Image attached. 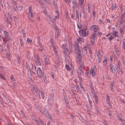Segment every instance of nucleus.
I'll list each match as a JSON object with an SVG mask.
<instances>
[{"label": "nucleus", "instance_id": "nucleus-37", "mask_svg": "<svg viewBox=\"0 0 125 125\" xmlns=\"http://www.w3.org/2000/svg\"><path fill=\"white\" fill-rule=\"evenodd\" d=\"M106 102L109 101L110 99V98L109 96L107 94L106 95Z\"/></svg>", "mask_w": 125, "mask_h": 125}, {"label": "nucleus", "instance_id": "nucleus-46", "mask_svg": "<svg viewBox=\"0 0 125 125\" xmlns=\"http://www.w3.org/2000/svg\"><path fill=\"white\" fill-rule=\"evenodd\" d=\"M0 78L4 80L5 79V77L0 73Z\"/></svg>", "mask_w": 125, "mask_h": 125}, {"label": "nucleus", "instance_id": "nucleus-35", "mask_svg": "<svg viewBox=\"0 0 125 125\" xmlns=\"http://www.w3.org/2000/svg\"><path fill=\"white\" fill-rule=\"evenodd\" d=\"M39 2L40 4V5L42 6V7L43 8H45V6L43 2L40 0V1Z\"/></svg>", "mask_w": 125, "mask_h": 125}, {"label": "nucleus", "instance_id": "nucleus-6", "mask_svg": "<svg viewBox=\"0 0 125 125\" xmlns=\"http://www.w3.org/2000/svg\"><path fill=\"white\" fill-rule=\"evenodd\" d=\"M37 77L40 78H42L43 74H44V73H42L41 68L40 67H38L37 69Z\"/></svg>", "mask_w": 125, "mask_h": 125}, {"label": "nucleus", "instance_id": "nucleus-9", "mask_svg": "<svg viewBox=\"0 0 125 125\" xmlns=\"http://www.w3.org/2000/svg\"><path fill=\"white\" fill-rule=\"evenodd\" d=\"M32 7L31 6H30L28 9L29 12L31 14V17L30 16H28V18L30 20H31V18H32L34 16L32 12Z\"/></svg>", "mask_w": 125, "mask_h": 125}, {"label": "nucleus", "instance_id": "nucleus-47", "mask_svg": "<svg viewBox=\"0 0 125 125\" xmlns=\"http://www.w3.org/2000/svg\"><path fill=\"white\" fill-rule=\"evenodd\" d=\"M72 4L73 6H77V4L76 3V1L75 0L72 1Z\"/></svg>", "mask_w": 125, "mask_h": 125}, {"label": "nucleus", "instance_id": "nucleus-40", "mask_svg": "<svg viewBox=\"0 0 125 125\" xmlns=\"http://www.w3.org/2000/svg\"><path fill=\"white\" fill-rule=\"evenodd\" d=\"M107 59H105L104 60L103 63V65L104 66H106V65L107 63Z\"/></svg>", "mask_w": 125, "mask_h": 125}, {"label": "nucleus", "instance_id": "nucleus-63", "mask_svg": "<svg viewBox=\"0 0 125 125\" xmlns=\"http://www.w3.org/2000/svg\"><path fill=\"white\" fill-rule=\"evenodd\" d=\"M122 47L124 49H125V41L124 42H123Z\"/></svg>", "mask_w": 125, "mask_h": 125}, {"label": "nucleus", "instance_id": "nucleus-19", "mask_svg": "<svg viewBox=\"0 0 125 125\" xmlns=\"http://www.w3.org/2000/svg\"><path fill=\"white\" fill-rule=\"evenodd\" d=\"M84 0H78V3L79 5L81 6L84 5Z\"/></svg>", "mask_w": 125, "mask_h": 125}, {"label": "nucleus", "instance_id": "nucleus-54", "mask_svg": "<svg viewBox=\"0 0 125 125\" xmlns=\"http://www.w3.org/2000/svg\"><path fill=\"white\" fill-rule=\"evenodd\" d=\"M93 18H95L96 16V14L95 12L94 11H93Z\"/></svg>", "mask_w": 125, "mask_h": 125}, {"label": "nucleus", "instance_id": "nucleus-42", "mask_svg": "<svg viewBox=\"0 0 125 125\" xmlns=\"http://www.w3.org/2000/svg\"><path fill=\"white\" fill-rule=\"evenodd\" d=\"M32 69L34 71H36V68L35 65H33L32 64H31Z\"/></svg>", "mask_w": 125, "mask_h": 125}, {"label": "nucleus", "instance_id": "nucleus-18", "mask_svg": "<svg viewBox=\"0 0 125 125\" xmlns=\"http://www.w3.org/2000/svg\"><path fill=\"white\" fill-rule=\"evenodd\" d=\"M76 60L79 62H80L81 61L82 56L81 54H79L77 56Z\"/></svg>", "mask_w": 125, "mask_h": 125}, {"label": "nucleus", "instance_id": "nucleus-49", "mask_svg": "<svg viewBox=\"0 0 125 125\" xmlns=\"http://www.w3.org/2000/svg\"><path fill=\"white\" fill-rule=\"evenodd\" d=\"M53 47V50L54 51V52L55 54H56V55H58L57 51L56 50V49L55 47Z\"/></svg>", "mask_w": 125, "mask_h": 125}, {"label": "nucleus", "instance_id": "nucleus-39", "mask_svg": "<svg viewBox=\"0 0 125 125\" xmlns=\"http://www.w3.org/2000/svg\"><path fill=\"white\" fill-rule=\"evenodd\" d=\"M71 94H73V98H75L77 96V94H75L74 92H73V91H71Z\"/></svg>", "mask_w": 125, "mask_h": 125}, {"label": "nucleus", "instance_id": "nucleus-34", "mask_svg": "<svg viewBox=\"0 0 125 125\" xmlns=\"http://www.w3.org/2000/svg\"><path fill=\"white\" fill-rule=\"evenodd\" d=\"M37 43L38 45L40 44H41L42 43L41 42V40L40 38V37L39 36H38L37 37Z\"/></svg>", "mask_w": 125, "mask_h": 125}, {"label": "nucleus", "instance_id": "nucleus-52", "mask_svg": "<svg viewBox=\"0 0 125 125\" xmlns=\"http://www.w3.org/2000/svg\"><path fill=\"white\" fill-rule=\"evenodd\" d=\"M10 79L12 82H13L15 80L14 78V77L13 75H12L10 77Z\"/></svg>", "mask_w": 125, "mask_h": 125}, {"label": "nucleus", "instance_id": "nucleus-59", "mask_svg": "<svg viewBox=\"0 0 125 125\" xmlns=\"http://www.w3.org/2000/svg\"><path fill=\"white\" fill-rule=\"evenodd\" d=\"M20 44L21 46H23V43L21 39H20Z\"/></svg>", "mask_w": 125, "mask_h": 125}, {"label": "nucleus", "instance_id": "nucleus-61", "mask_svg": "<svg viewBox=\"0 0 125 125\" xmlns=\"http://www.w3.org/2000/svg\"><path fill=\"white\" fill-rule=\"evenodd\" d=\"M76 6H73L72 7L73 10L74 11H75L76 9Z\"/></svg>", "mask_w": 125, "mask_h": 125}, {"label": "nucleus", "instance_id": "nucleus-57", "mask_svg": "<svg viewBox=\"0 0 125 125\" xmlns=\"http://www.w3.org/2000/svg\"><path fill=\"white\" fill-rule=\"evenodd\" d=\"M11 87L13 88V89H15L16 87V86L15 84V83H13L12 86H11Z\"/></svg>", "mask_w": 125, "mask_h": 125}, {"label": "nucleus", "instance_id": "nucleus-32", "mask_svg": "<svg viewBox=\"0 0 125 125\" xmlns=\"http://www.w3.org/2000/svg\"><path fill=\"white\" fill-rule=\"evenodd\" d=\"M7 22L8 26L10 25L9 27L10 28L12 27L11 23L10 21L8 20V19L7 20Z\"/></svg>", "mask_w": 125, "mask_h": 125}, {"label": "nucleus", "instance_id": "nucleus-50", "mask_svg": "<svg viewBox=\"0 0 125 125\" xmlns=\"http://www.w3.org/2000/svg\"><path fill=\"white\" fill-rule=\"evenodd\" d=\"M112 6L111 7V10H113L114 9L115 7L116 6L115 3V4H112Z\"/></svg>", "mask_w": 125, "mask_h": 125}, {"label": "nucleus", "instance_id": "nucleus-43", "mask_svg": "<svg viewBox=\"0 0 125 125\" xmlns=\"http://www.w3.org/2000/svg\"><path fill=\"white\" fill-rule=\"evenodd\" d=\"M84 6H82L81 7V9L83 12L84 13V15L85 14V9L84 8Z\"/></svg>", "mask_w": 125, "mask_h": 125}, {"label": "nucleus", "instance_id": "nucleus-15", "mask_svg": "<svg viewBox=\"0 0 125 125\" xmlns=\"http://www.w3.org/2000/svg\"><path fill=\"white\" fill-rule=\"evenodd\" d=\"M85 67V66L84 63L82 62H81L79 67V69L84 70Z\"/></svg>", "mask_w": 125, "mask_h": 125}, {"label": "nucleus", "instance_id": "nucleus-27", "mask_svg": "<svg viewBox=\"0 0 125 125\" xmlns=\"http://www.w3.org/2000/svg\"><path fill=\"white\" fill-rule=\"evenodd\" d=\"M45 115L46 117L48 118L49 119L51 118V116L50 115L47 111H46L45 113Z\"/></svg>", "mask_w": 125, "mask_h": 125}, {"label": "nucleus", "instance_id": "nucleus-25", "mask_svg": "<svg viewBox=\"0 0 125 125\" xmlns=\"http://www.w3.org/2000/svg\"><path fill=\"white\" fill-rule=\"evenodd\" d=\"M77 40H78L79 42L81 44L83 42V39L82 38L79 37L78 38Z\"/></svg>", "mask_w": 125, "mask_h": 125}, {"label": "nucleus", "instance_id": "nucleus-7", "mask_svg": "<svg viewBox=\"0 0 125 125\" xmlns=\"http://www.w3.org/2000/svg\"><path fill=\"white\" fill-rule=\"evenodd\" d=\"M75 52L77 53H78L80 52L81 51L80 49L78 43L75 42Z\"/></svg>", "mask_w": 125, "mask_h": 125}, {"label": "nucleus", "instance_id": "nucleus-33", "mask_svg": "<svg viewBox=\"0 0 125 125\" xmlns=\"http://www.w3.org/2000/svg\"><path fill=\"white\" fill-rule=\"evenodd\" d=\"M50 43L52 45L53 47H55V45L54 42V40L53 38H52L50 41Z\"/></svg>", "mask_w": 125, "mask_h": 125}, {"label": "nucleus", "instance_id": "nucleus-44", "mask_svg": "<svg viewBox=\"0 0 125 125\" xmlns=\"http://www.w3.org/2000/svg\"><path fill=\"white\" fill-rule=\"evenodd\" d=\"M111 84V86H110V88H111V91H114V89L113 88V87H114V85L113 83H110Z\"/></svg>", "mask_w": 125, "mask_h": 125}, {"label": "nucleus", "instance_id": "nucleus-11", "mask_svg": "<svg viewBox=\"0 0 125 125\" xmlns=\"http://www.w3.org/2000/svg\"><path fill=\"white\" fill-rule=\"evenodd\" d=\"M97 56L98 57L99 62H100L101 58L102 57L101 51H99L97 52Z\"/></svg>", "mask_w": 125, "mask_h": 125}, {"label": "nucleus", "instance_id": "nucleus-17", "mask_svg": "<svg viewBox=\"0 0 125 125\" xmlns=\"http://www.w3.org/2000/svg\"><path fill=\"white\" fill-rule=\"evenodd\" d=\"M124 26H121L119 29L121 33V35L122 36H123L124 34V33L123 30L124 28Z\"/></svg>", "mask_w": 125, "mask_h": 125}, {"label": "nucleus", "instance_id": "nucleus-16", "mask_svg": "<svg viewBox=\"0 0 125 125\" xmlns=\"http://www.w3.org/2000/svg\"><path fill=\"white\" fill-rule=\"evenodd\" d=\"M22 7L21 6L16 7L13 8V9L15 11L17 10L18 11H20L21 10H22Z\"/></svg>", "mask_w": 125, "mask_h": 125}, {"label": "nucleus", "instance_id": "nucleus-24", "mask_svg": "<svg viewBox=\"0 0 125 125\" xmlns=\"http://www.w3.org/2000/svg\"><path fill=\"white\" fill-rule=\"evenodd\" d=\"M96 33H94L92 34V35L91 39H92L93 40H95L96 38Z\"/></svg>", "mask_w": 125, "mask_h": 125}, {"label": "nucleus", "instance_id": "nucleus-51", "mask_svg": "<svg viewBox=\"0 0 125 125\" xmlns=\"http://www.w3.org/2000/svg\"><path fill=\"white\" fill-rule=\"evenodd\" d=\"M87 96L88 98V100L89 101V104H92V102L91 101V100H90V99L89 98V96L88 94H87Z\"/></svg>", "mask_w": 125, "mask_h": 125}, {"label": "nucleus", "instance_id": "nucleus-20", "mask_svg": "<svg viewBox=\"0 0 125 125\" xmlns=\"http://www.w3.org/2000/svg\"><path fill=\"white\" fill-rule=\"evenodd\" d=\"M118 33L117 31H114L113 32V36L114 37H118Z\"/></svg>", "mask_w": 125, "mask_h": 125}, {"label": "nucleus", "instance_id": "nucleus-53", "mask_svg": "<svg viewBox=\"0 0 125 125\" xmlns=\"http://www.w3.org/2000/svg\"><path fill=\"white\" fill-rule=\"evenodd\" d=\"M65 67L67 70L69 71L70 70V69L69 66V65H68V64H66L65 65Z\"/></svg>", "mask_w": 125, "mask_h": 125}, {"label": "nucleus", "instance_id": "nucleus-56", "mask_svg": "<svg viewBox=\"0 0 125 125\" xmlns=\"http://www.w3.org/2000/svg\"><path fill=\"white\" fill-rule=\"evenodd\" d=\"M53 5L54 6V7L55 8H56L57 7V4L55 2V1L54 0L53 2Z\"/></svg>", "mask_w": 125, "mask_h": 125}, {"label": "nucleus", "instance_id": "nucleus-3", "mask_svg": "<svg viewBox=\"0 0 125 125\" xmlns=\"http://www.w3.org/2000/svg\"><path fill=\"white\" fill-rule=\"evenodd\" d=\"M77 73L80 81H82V76H83V70L79 69L77 71Z\"/></svg>", "mask_w": 125, "mask_h": 125}, {"label": "nucleus", "instance_id": "nucleus-22", "mask_svg": "<svg viewBox=\"0 0 125 125\" xmlns=\"http://www.w3.org/2000/svg\"><path fill=\"white\" fill-rule=\"evenodd\" d=\"M10 55V53L8 52L6 53V57L9 60H10L11 59Z\"/></svg>", "mask_w": 125, "mask_h": 125}, {"label": "nucleus", "instance_id": "nucleus-2", "mask_svg": "<svg viewBox=\"0 0 125 125\" xmlns=\"http://www.w3.org/2000/svg\"><path fill=\"white\" fill-rule=\"evenodd\" d=\"M31 90L32 93L33 94H34L35 93H36L37 95L39 97H40V91L37 86H33L31 88Z\"/></svg>", "mask_w": 125, "mask_h": 125}, {"label": "nucleus", "instance_id": "nucleus-64", "mask_svg": "<svg viewBox=\"0 0 125 125\" xmlns=\"http://www.w3.org/2000/svg\"><path fill=\"white\" fill-rule=\"evenodd\" d=\"M124 17H125V16H124V14H123L121 15V19L122 20V21H123V20Z\"/></svg>", "mask_w": 125, "mask_h": 125}, {"label": "nucleus", "instance_id": "nucleus-1", "mask_svg": "<svg viewBox=\"0 0 125 125\" xmlns=\"http://www.w3.org/2000/svg\"><path fill=\"white\" fill-rule=\"evenodd\" d=\"M67 45L66 44H62V48L63 49V52L65 58H67L68 57L70 58V53L68 51V50L67 48Z\"/></svg>", "mask_w": 125, "mask_h": 125}, {"label": "nucleus", "instance_id": "nucleus-14", "mask_svg": "<svg viewBox=\"0 0 125 125\" xmlns=\"http://www.w3.org/2000/svg\"><path fill=\"white\" fill-rule=\"evenodd\" d=\"M55 34L56 35L55 38H58V35H60V31L59 29L57 27H55Z\"/></svg>", "mask_w": 125, "mask_h": 125}, {"label": "nucleus", "instance_id": "nucleus-29", "mask_svg": "<svg viewBox=\"0 0 125 125\" xmlns=\"http://www.w3.org/2000/svg\"><path fill=\"white\" fill-rule=\"evenodd\" d=\"M87 5L88 6L87 11H88V13H89L90 12V11L91 7V4H90L89 3H88V4Z\"/></svg>", "mask_w": 125, "mask_h": 125}, {"label": "nucleus", "instance_id": "nucleus-60", "mask_svg": "<svg viewBox=\"0 0 125 125\" xmlns=\"http://www.w3.org/2000/svg\"><path fill=\"white\" fill-rule=\"evenodd\" d=\"M114 37L112 35H111L108 39L109 40V41H111L114 38Z\"/></svg>", "mask_w": 125, "mask_h": 125}, {"label": "nucleus", "instance_id": "nucleus-41", "mask_svg": "<svg viewBox=\"0 0 125 125\" xmlns=\"http://www.w3.org/2000/svg\"><path fill=\"white\" fill-rule=\"evenodd\" d=\"M71 119H73V122L75 121V118L74 116L73 115H71Z\"/></svg>", "mask_w": 125, "mask_h": 125}, {"label": "nucleus", "instance_id": "nucleus-31", "mask_svg": "<svg viewBox=\"0 0 125 125\" xmlns=\"http://www.w3.org/2000/svg\"><path fill=\"white\" fill-rule=\"evenodd\" d=\"M38 45L40 48L39 49L40 51H41V52H42L44 50V48L42 45V43L39 44Z\"/></svg>", "mask_w": 125, "mask_h": 125}, {"label": "nucleus", "instance_id": "nucleus-58", "mask_svg": "<svg viewBox=\"0 0 125 125\" xmlns=\"http://www.w3.org/2000/svg\"><path fill=\"white\" fill-rule=\"evenodd\" d=\"M116 67H117L116 69H117V70L118 71H120V65H116Z\"/></svg>", "mask_w": 125, "mask_h": 125}, {"label": "nucleus", "instance_id": "nucleus-13", "mask_svg": "<svg viewBox=\"0 0 125 125\" xmlns=\"http://www.w3.org/2000/svg\"><path fill=\"white\" fill-rule=\"evenodd\" d=\"M75 69L74 68V66L71 63V75H72L75 73Z\"/></svg>", "mask_w": 125, "mask_h": 125}, {"label": "nucleus", "instance_id": "nucleus-62", "mask_svg": "<svg viewBox=\"0 0 125 125\" xmlns=\"http://www.w3.org/2000/svg\"><path fill=\"white\" fill-rule=\"evenodd\" d=\"M27 42H29L30 43H31L32 41V40L31 39L28 38L27 40Z\"/></svg>", "mask_w": 125, "mask_h": 125}, {"label": "nucleus", "instance_id": "nucleus-10", "mask_svg": "<svg viewBox=\"0 0 125 125\" xmlns=\"http://www.w3.org/2000/svg\"><path fill=\"white\" fill-rule=\"evenodd\" d=\"M90 29L94 32H96L98 31L99 28L97 26L94 25H93L91 27Z\"/></svg>", "mask_w": 125, "mask_h": 125}, {"label": "nucleus", "instance_id": "nucleus-30", "mask_svg": "<svg viewBox=\"0 0 125 125\" xmlns=\"http://www.w3.org/2000/svg\"><path fill=\"white\" fill-rule=\"evenodd\" d=\"M89 83L90 86L91 88V90H92V92H93L94 91V90L93 89L94 87L93 85L91 82H90Z\"/></svg>", "mask_w": 125, "mask_h": 125}, {"label": "nucleus", "instance_id": "nucleus-8", "mask_svg": "<svg viewBox=\"0 0 125 125\" xmlns=\"http://www.w3.org/2000/svg\"><path fill=\"white\" fill-rule=\"evenodd\" d=\"M54 100V97L53 95H50L48 98V102L50 104H52Z\"/></svg>", "mask_w": 125, "mask_h": 125}, {"label": "nucleus", "instance_id": "nucleus-45", "mask_svg": "<svg viewBox=\"0 0 125 125\" xmlns=\"http://www.w3.org/2000/svg\"><path fill=\"white\" fill-rule=\"evenodd\" d=\"M56 60L58 61V62L59 63H60L61 62V61L59 57V56L58 55H56Z\"/></svg>", "mask_w": 125, "mask_h": 125}, {"label": "nucleus", "instance_id": "nucleus-21", "mask_svg": "<svg viewBox=\"0 0 125 125\" xmlns=\"http://www.w3.org/2000/svg\"><path fill=\"white\" fill-rule=\"evenodd\" d=\"M44 60L45 64L48 65L49 64V60H48L46 56H44Z\"/></svg>", "mask_w": 125, "mask_h": 125}, {"label": "nucleus", "instance_id": "nucleus-48", "mask_svg": "<svg viewBox=\"0 0 125 125\" xmlns=\"http://www.w3.org/2000/svg\"><path fill=\"white\" fill-rule=\"evenodd\" d=\"M41 94L42 99H43L44 98V92L41 91Z\"/></svg>", "mask_w": 125, "mask_h": 125}, {"label": "nucleus", "instance_id": "nucleus-5", "mask_svg": "<svg viewBox=\"0 0 125 125\" xmlns=\"http://www.w3.org/2000/svg\"><path fill=\"white\" fill-rule=\"evenodd\" d=\"M86 31L88 32L86 29H85L81 30L79 31V32L80 36L86 37L88 34V33L86 32Z\"/></svg>", "mask_w": 125, "mask_h": 125}, {"label": "nucleus", "instance_id": "nucleus-4", "mask_svg": "<svg viewBox=\"0 0 125 125\" xmlns=\"http://www.w3.org/2000/svg\"><path fill=\"white\" fill-rule=\"evenodd\" d=\"M97 68L95 66H94L93 68H92L90 71V74L93 77H94L95 74L97 71Z\"/></svg>", "mask_w": 125, "mask_h": 125}, {"label": "nucleus", "instance_id": "nucleus-28", "mask_svg": "<svg viewBox=\"0 0 125 125\" xmlns=\"http://www.w3.org/2000/svg\"><path fill=\"white\" fill-rule=\"evenodd\" d=\"M42 77L44 82H47V79L45 75L44 74H43V75H42Z\"/></svg>", "mask_w": 125, "mask_h": 125}, {"label": "nucleus", "instance_id": "nucleus-12", "mask_svg": "<svg viewBox=\"0 0 125 125\" xmlns=\"http://www.w3.org/2000/svg\"><path fill=\"white\" fill-rule=\"evenodd\" d=\"M4 33L6 41L9 40H10V38L8 32L6 31H5Z\"/></svg>", "mask_w": 125, "mask_h": 125}, {"label": "nucleus", "instance_id": "nucleus-38", "mask_svg": "<svg viewBox=\"0 0 125 125\" xmlns=\"http://www.w3.org/2000/svg\"><path fill=\"white\" fill-rule=\"evenodd\" d=\"M29 72H30V75L31 76H32L33 75V71L30 69V67H29Z\"/></svg>", "mask_w": 125, "mask_h": 125}, {"label": "nucleus", "instance_id": "nucleus-55", "mask_svg": "<svg viewBox=\"0 0 125 125\" xmlns=\"http://www.w3.org/2000/svg\"><path fill=\"white\" fill-rule=\"evenodd\" d=\"M76 18H79V12H78L77 10H76Z\"/></svg>", "mask_w": 125, "mask_h": 125}, {"label": "nucleus", "instance_id": "nucleus-26", "mask_svg": "<svg viewBox=\"0 0 125 125\" xmlns=\"http://www.w3.org/2000/svg\"><path fill=\"white\" fill-rule=\"evenodd\" d=\"M36 62L37 63V65H41V63L40 61V59L39 57H37V59L36 61Z\"/></svg>", "mask_w": 125, "mask_h": 125}, {"label": "nucleus", "instance_id": "nucleus-36", "mask_svg": "<svg viewBox=\"0 0 125 125\" xmlns=\"http://www.w3.org/2000/svg\"><path fill=\"white\" fill-rule=\"evenodd\" d=\"M76 88L77 90L78 91V93L80 94H81V92L80 90L79 86L78 85H76Z\"/></svg>", "mask_w": 125, "mask_h": 125}, {"label": "nucleus", "instance_id": "nucleus-23", "mask_svg": "<svg viewBox=\"0 0 125 125\" xmlns=\"http://www.w3.org/2000/svg\"><path fill=\"white\" fill-rule=\"evenodd\" d=\"M93 97L94 98L95 103L97 104H98V99L97 96V95H95V94H94Z\"/></svg>", "mask_w": 125, "mask_h": 125}]
</instances>
